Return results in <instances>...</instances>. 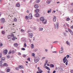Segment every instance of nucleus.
<instances>
[{
    "label": "nucleus",
    "mask_w": 73,
    "mask_h": 73,
    "mask_svg": "<svg viewBox=\"0 0 73 73\" xmlns=\"http://www.w3.org/2000/svg\"><path fill=\"white\" fill-rule=\"evenodd\" d=\"M59 27V25H58V23L56 22V25H54V28L55 29H58Z\"/></svg>",
    "instance_id": "1"
},
{
    "label": "nucleus",
    "mask_w": 73,
    "mask_h": 73,
    "mask_svg": "<svg viewBox=\"0 0 73 73\" xmlns=\"http://www.w3.org/2000/svg\"><path fill=\"white\" fill-rule=\"evenodd\" d=\"M1 22L2 24H4L5 23V19L2 18L1 19Z\"/></svg>",
    "instance_id": "2"
},
{
    "label": "nucleus",
    "mask_w": 73,
    "mask_h": 73,
    "mask_svg": "<svg viewBox=\"0 0 73 73\" xmlns=\"http://www.w3.org/2000/svg\"><path fill=\"white\" fill-rule=\"evenodd\" d=\"M40 58L38 57V58L34 59V61L35 62L37 63L39 60H40Z\"/></svg>",
    "instance_id": "3"
},
{
    "label": "nucleus",
    "mask_w": 73,
    "mask_h": 73,
    "mask_svg": "<svg viewBox=\"0 0 73 73\" xmlns=\"http://www.w3.org/2000/svg\"><path fill=\"white\" fill-rule=\"evenodd\" d=\"M32 17H33L32 16V14H29V18L30 19H32Z\"/></svg>",
    "instance_id": "4"
},
{
    "label": "nucleus",
    "mask_w": 73,
    "mask_h": 73,
    "mask_svg": "<svg viewBox=\"0 0 73 73\" xmlns=\"http://www.w3.org/2000/svg\"><path fill=\"white\" fill-rule=\"evenodd\" d=\"M3 53L5 54H7V50H4L3 51Z\"/></svg>",
    "instance_id": "5"
},
{
    "label": "nucleus",
    "mask_w": 73,
    "mask_h": 73,
    "mask_svg": "<svg viewBox=\"0 0 73 73\" xmlns=\"http://www.w3.org/2000/svg\"><path fill=\"white\" fill-rule=\"evenodd\" d=\"M29 37L30 38H32V37H33V34L32 33H30L29 34Z\"/></svg>",
    "instance_id": "6"
},
{
    "label": "nucleus",
    "mask_w": 73,
    "mask_h": 73,
    "mask_svg": "<svg viewBox=\"0 0 73 73\" xmlns=\"http://www.w3.org/2000/svg\"><path fill=\"white\" fill-rule=\"evenodd\" d=\"M38 72H37V73H41L42 72V70H41V69H39L38 70Z\"/></svg>",
    "instance_id": "7"
},
{
    "label": "nucleus",
    "mask_w": 73,
    "mask_h": 73,
    "mask_svg": "<svg viewBox=\"0 0 73 73\" xmlns=\"http://www.w3.org/2000/svg\"><path fill=\"white\" fill-rule=\"evenodd\" d=\"M50 2H51V1L50 0H47L46 1V3H47L48 4H50Z\"/></svg>",
    "instance_id": "8"
},
{
    "label": "nucleus",
    "mask_w": 73,
    "mask_h": 73,
    "mask_svg": "<svg viewBox=\"0 0 73 73\" xmlns=\"http://www.w3.org/2000/svg\"><path fill=\"white\" fill-rule=\"evenodd\" d=\"M39 16V13H37L35 14V17H38Z\"/></svg>",
    "instance_id": "9"
},
{
    "label": "nucleus",
    "mask_w": 73,
    "mask_h": 73,
    "mask_svg": "<svg viewBox=\"0 0 73 73\" xmlns=\"http://www.w3.org/2000/svg\"><path fill=\"white\" fill-rule=\"evenodd\" d=\"M7 38H8V39L11 40V39H12V36H11L9 35L7 36Z\"/></svg>",
    "instance_id": "10"
},
{
    "label": "nucleus",
    "mask_w": 73,
    "mask_h": 73,
    "mask_svg": "<svg viewBox=\"0 0 73 73\" xmlns=\"http://www.w3.org/2000/svg\"><path fill=\"white\" fill-rule=\"evenodd\" d=\"M53 20L54 22H55L56 21V16H54L53 18Z\"/></svg>",
    "instance_id": "11"
},
{
    "label": "nucleus",
    "mask_w": 73,
    "mask_h": 73,
    "mask_svg": "<svg viewBox=\"0 0 73 73\" xmlns=\"http://www.w3.org/2000/svg\"><path fill=\"white\" fill-rule=\"evenodd\" d=\"M43 23L44 24H45L46 23V20L45 19H44L42 21Z\"/></svg>",
    "instance_id": "12"
},
{
    "label": "nucleus",
    "mask_w": 73,
    "mask_h": 73,
    "mask_svg": "<svg viewBox=\"0 0 73 73\" xmlns=\"http://www.w3.org/2000/svg\"><path fill=\"white\" fill-rule=\"evenodd\" d=\"M35 8H38V5L37 4L35 5Z\"/></svg>",
    "instance_id": "13"
},
{
    "label": "nucleus",
    "mask_w": 73,
    "mask_h": 73,
    "mask_svg": "<svg viewBox=\"0 0 73 73\" xmlns=\"http://www.w3.org/2000/svg\"><path fill=\"white\" fill-rule=\"evenodd\" d=\"M50 68H53L54 66V65L52 64H51L50 65Z\"/></svg>",
    "instance_id": "14"
},
{
    "label": "nucleus",
    "mask_w": 73,
    "mask_h": 73,
    "mask_svg": "<svg viewBox=\"0 0 73 73\" xmlns=\"http://www.w3.org/2000/svg\"><path fill=\"white\" fill-rule=\"evenodd\" d=\"M64 50H60V51L59 53L61 54V53H64Z\"/></svg>",
    "instance_id": "15"
},
{
    "label": "nucleus",
    "mask_w": 73,
    "mask_h": 73,
    "mask_svg": "<svg viewBox=\"0 0 73 73\" xmlns=\"http://www.w3.org/2000/svg\"><path fill=\"white\" fill-rule=\"evenodd\" d=\"M16 6L18 7H20V5L19 3H17L16 4Z\"/></svg>",
    "instance_id": "16"
},
{
    "label": "nucleus",
    "mask_w": 73,
    "mask_h": 73,
    "mask_svg": "<svg viewBox=\"0 0 73 73\" xmlns=\"http://www.w3.org/2000/svg\"><path fill=\"white\" fill-rule=\"evenodd\" d=\"M66 42L67 44L68 45L70 46V42H69L68 41H66Z\"/></svg>",
    "instance_id": "17"
},
{
    "label": "nucleus",
    "mask_w": 73,
    "mask_h": 73,
    "mask_svg": "<svg viewBox=\"0 0 73 73\" xmlns=\"http://www.w3.org/2000/svg\"><path fill=\"white\" fill-rule=\"evenodd\" d=\"M44 19V18H43V17H41L40 19V21H43V20Z\"/></svg>",
    "instance_id": "18"
},
{
    "label": "nucleus",
    "mask_w": 73,
    "mask_h": 73,
    "mask_svg": "<svg viewBox=\"0 0 73 73\" xmlns=\"http://www.w3.org/2000/svg\"><path fill=\"white\" fill-rule=\"evenodd\" d=\"M34 47V45H33V44H31V48H33Z\"/></svg>",
    "instance_id": "19"
},
{
    "label": "nucleus",
    "mask_w": 73,
    "mask_h": 73,
    "mask_svg": "<svg viewBox=\"0 0 73 73\" xmlns=\"http://www.w3.org/2000/svg\"><path fill=\"white\" fill-rule=\"evenodd\" d=\"M38 12H39V9H37L35 10V12H36V13Z\"/></svg>",
    "instance_id": "20"
},
{
    "label": "nucleus",
    "mask_w": 73,
    "mask_h": 73,
    "mask_svg": "<svg viewBox=\"0 0 73 73\" xmlns=\"http://www.w3.org/2000/svg\"><path fill=\"white\" fill-rule=\"evenodd\" d=\"M18 68L19 69H21L22 68H23V69H24V67H21V66H19Z\"/></svg>",
    "instance_id": "21"
},
{
    "label": "nucleus",
    "mask_w": 73,
    "mask_h": 73,
    "mask_svg": "<svg viewBox=\"0 0 73 73\" xmlns=\"http://www.w3.org/2000/svg\"><path fill=\"white\" fill-rule=\"evenodd\" d=\"M39 29L40 31H42V30H43V28L42 27H40L39 28Z\"/></svg>",
    "instance_id": "22"
},
{
    "label": "nucleus",
    "mask_w": 73,
    "mask_h": 73,
    "mask_svg": "<svg viewBox=\"0 0 73 73\" xmlns=\"http://www.w3.org/2000/svg\"><path fill=\"white\" fill-rule=\"evenodd\" d=\"M14 21H15V22H17V19L15 17L14 19Z\"/></svg>",
    "instance_id": "23"
},
{
    "label": "nucleus",
    "mask_w": 73,
    "mask_h": 73,
    "mask_svg": "<svg viewBox=\"0 0 73 73\" xmlns=\"http://www.w3.org/2000/svg\"><path fill=\"white\" fill-rule=\"evenodd\" d=\"M52 11V9H50L49 10H48V13H50L51 12V11Z\"/></svg>",
    "instance_id": "24"
},
{
    "label": "nucleus",
    "mask_w": 73,
    "mask_h": 73,
    "mask_svg": "<svg viewBox=\"0 0 73 73\" xmlns=\"http://www.w3.org/2000/svg\"><path fill=\"white\" fill-rule=\"evenodd\" d=\"M1 61H4V60H5V58L4 57H3V58H1Z\"/></svg>",
    "instance_id": "25"
},
{
    "label": "nucleus",
    "mask_w": 73,
    "mask_h": 73,
    "mask_svg": "<svg viewBox=\"0 0 73 73\" xmlns=\"http://www.w3.org/2000/svg\"><path fill=\"white\" fill-rule=\"evenodd\" d=\"M3 62L2 61H0V66H1L2 65Z\"/></svg>",
    "instance_id": "26"
},
{
    "label": "nucleus",
    "mask_w": 73,
    "mask_h": 73,
    "mask_svg": "<svg viewBox=\"0 0 73 73\" xmlns=\"http://www.w3.org/2000/svg\"><path fill=\"white\" fill-rule=\"evenodd\" d=\"M16 39V37L14 36L13 37L12 39V40L13 41H15V40Z\"/></svg>",
    "instance_id": "27"
},
{
    "label": "nucleus",
    "mask_w": 73,
    "mask_h": 73,
    "mask_svg": "<svg viewBox=\"0 0 73 73\" xmlns=\"http://www.w3.org/2000/svg\"><path fill=\"white\" fill-rule=\"evenodd\" d=\"M59 69L61 71H63V68H60Z\"/></svg>",
    "instance_id": "28"
},
{
    "label": "nucleus",
    "mask_w": 73,
    "mask_h": 73,
    "mask_svg": "<svg viewBox=\"0 0 73 73\" xmlns=\"http://www.w3.org/2000/svg\"><path fill=\"white\" fill-rule=\"evenodd\" d=\"M40 0H37L36 1V3H40Z\"/></svg>",
    "instance_id": "29"
},
{
    "label": "nucleus",
    "mask_w": 73,
    "mask_h": 73,
    "mask_svg": "<svg viewBox=\"0 0 73 73\" xmlns=\"http://www.w3.org/2000/svg\"><path fill=\"white\" fill-rule=\"evenodd\" d=\"M38 50V49L36 48L34 50V52H37Z\"/></svg>",
    "instance_id": "30"
},
{
    "label": "nucleus",
    "mask_w": 73,
    "mask_h": 73,
    "mask_svg": "<svg viewBox=\"0 0 73 73\" xmlns=\"http://www.w3.org/2000/svg\"><path fill=\"white\" fill-rule=\"evenodd\" d=\"M24 47H25V48H26V47H27V44H26V43H25L24 44Z\"/></svg>",
    "instance_id": "31"
},
{
    "label": "nucleus",
    "mask_w": 73,
    "mask_h": 73,
    "mask_svg": "<svg viewBox=\"0 0 73 73\" xmlns=\"http://www.w3.org/2000/svg\"><path fill=\"white\" fill-rule=\"evenodd\" d=\"M15 46L16 47L17 46V44L15 43L14 44Z\"/></svg>",
    "instance_id": "32"
},
{
    "label": "nucleus",
    "mask_w": 73,
    "mask_h": 73,
    "mask_svg": "<svg viewBox=\"0 0 73 73\" xmlns=\"http://www.w3.org/2000/svg\"><path fill=\"white\" fill-rule=\"evenodd\" d=\"M66 57L65 56L64 57V58L63 59V61H64V60H66Z\"/></svg>",
    "instance_id": "33"
},
{
    "label": "nucleus",
    "mask_w": 73,
    "mask_h": 73,
    "mask_svg": "<svg viewBox=\"0 0 73 73\" xmlns=\"http://www.w3.org/2000/svg\"><path fill=\"white\" fill-rule=\"evenodd\" d=\"M7 72H10V69H8L7 70Z\"/></svg>",
    "instance_id": "34"
},
{
    "label": "nucleus",
    "mask_w": 73,
    "mask_h": 73,
    "mask_svg": "<svg viewBox=\"0 0 73 73\" xmlns=\"http://www.w3.org/2000/svg\"><path fill=\"white\" fill-rule=\"evenodd\" d=\"M61 49L62 50H64V47H61Z\"/></svg>",
    "instance_id": "35"
},
{
    "label": "nucleus",
    "mask_w": 73,
    "mask_h": 73,
    "mask_svg": "<svg viewBox=\"0 0 73 73\" xmlns=\"http://www.w3.org/2000/svg\"><path fill=\"white\" fill-rule=\"evenodd\" d=\"M63 62H64V63H65V62H66V61H67V59H66V60H63Z\"/></svg>",
    "instance_id": "36"
},
{
    "label": "nucleus",
    "mask_w": 73,
    "mask_h": 73,
    "mask_svg": "<svg viewBox=\"0 0 73 73\" xmlns=\"http://www.w3.org/2000/svg\"><path fill=\"white\" fill-rule=\"evenodd\" d=\"M7 65V64L5 63H4V64H3V66H6V65Z\"/></svg>",
    "instance_id": "37"
},
{
    "label": "nucleus",
    "mask_w": 73,
    "mask_h": 73,
    "mask_svg": "<svg viewBox=\"0 0 73 73\" xmlns=\"http://www.w3.org/2000/svg\"><path fill=\"white\" fill-rule=\"evenodd\" d=\"M21 32H24V30L23 29H21Z\"/></svg>",
    "instance_id": "38"
},
{
    "label": "nucleus",
    "mask_w": 73,
    "mask_h": 73,
    "mask_svg": "<svg viewBox=\"0 0 73 73\" xmlns=\"http://www.w3.org/2000/svg\"><path fill=\"white\" fill-rule=\"evenodd\" d=\"M15 69L17 70H19V68L17 67L15 68Z\"/></svg>",
    "instance_id": "39"
},
{
    "label": "nucleus",
    "mask_w": 73,
    "mask_h": 73,
    "mask_svg": "<svg viewBox=\"0 0 73 73\" xmlns=\"http://www.w3.org/2000/svg\"><path fill=\"white\" fill-rule=\"evenodd\" d=\"M2 33L3 35H4V34H5V31H2Z\"/></svg>",
    "instance_id": "40"
},
{
    "label": "nucleus",
    "mask_w": 73,
    "mask_h": 73,
    "mask_svg": "<svg viewBox=\"0 0 73 73\" xmlns=\"http://www.w3.org/2000/svg\"><path fill=\"white\" fill-rule=\"evenodd\" d=\"M48 60H46L45 61V64H47V63H48Z\"/></svg>",
    "instance_id": "41"
},
{
    "label": "nucleus",
    "mask_w": 73,
    "mask_h": 73,
    "mask_svg": "<svg viewBox=\"0 0 73 73\" xmlns=\"http://www.w3.org/2000/svg\"><path fill=\"white\" fill-rule=\"evenodd\" d=\"M2 53H0V58H1V57H2Z\"/></svg>",
    "instance_id": "42"
},
{
    "label": "nucleus",
    "mask_w": 73,
    "mask_h": 73,
    "mask_svg": "<svg viewBox=\"0 0 73 73\" xmlns=\"http://www.w3.org/2000/svg\"><path fill=\"white\" fill-rule=\"evenodd\" d=\"M70 19L69 18H67L66 19L67 21H69Z\"/></svg>",
    "instance_id": "43"
},
{
    "label": "nucleus",
    "mask_w": 73,
    "mask_h": 73,
    "mask_svg": "<svg viewBox=\"0 0 73 73\" xmlns=\"http://www.w3.org/2000/svg\"><path fill=\"white\" fill-rule=\"evenodd\" d=\"M68 31L69 32H72V31H71V30H70V29H69L68 28Z\"/></svg>",
    "instance_id": "44"
},
{
    "label": "nucleus",
    "mask_w": 73,
    "mask_h": 73,
    "mask_svg": "<svg viewBox=\"0 0 73 73\" xmlns=\"http://www.w3.org/2000/svg\"><path fill=\"white\" fill-rule=\"evenodd\" d=\"M22 50H25V48H21Z\"/></svg>",
    "instance_id": "45"
},
{
    "label": "nucleus",
    "mask_w": 73,
    "mask_h": 73,
    "mask_svg": "<svg viewBox=\"0 0 73 73\" xmlns=\"http://www.w3.org/2000/svg\"><path fill=\"white\" fill-rule=\"evenodd\" d=\"M23 42H26V41H27L26 40H25H25H23Z\"/></svg>",
    "instance_id": "46"
},
{
    "label": "nucleus",
    "mask_w": 73,
    "mask_h": 73,
    "mask_svg": "<svg viewBox=\"0 0 73 73\" xmlns=\"http://www.w3.org/2000/svg\"><path fill=\"white\" fill-rule=\"evenodd\" d=\"M58 41H55L53 42V43H58Z\"/></svg>",
    "instance_id": "47"
},
{
    "label": "nucleus",
    "mask_w": 73,
    "mask_h": 73,
    "mask_svg": "<svg viewBox=\"0 0 73 73\" xmlns=\"http://www.w3.org/2000/svg\"><path fill=\"white\" fill-rule=\"evenodd\" d=\"M28 17L27 16H26L25 19H26V20H27V19H28Z\"/></svg>",
    "instance_id": "48"
},
{
    "label": "nucleus",
    "mask_w": 73,
    "mask_h": 73,
    "mask_svg": "<svg viewBox=\"0 0 73 73\" xmlns=\"http://www.w3.org/2000/svg\"><path fill=\"white\" fill-rule=\"evenodd\" d=\"M44 68H46V69H48V68H49V67L47 66H46L45 67H44Z\"/></svg>",
    "instance_id": "49"
},
{
    "label": "nucleus",
    "mask_w": 73,
    "mask_h": 73,
    "mask_svg": "<svg viewBox=\"0 0 73 73\" xmlns=\"http://www.w3.org/2000/svg\"><path fill=\"white\" fill-rule=\"evenodd\" d=\"M32 56H35V53H33L32 54Z\"/></svg>",
    "instance_id": "50"
},
{
    "label": "nucleus",
    "mask_w": 73,
    "mask_h": 73,
    "mask_svg": "<svg viewBox=\"0 0 73 73\" xmlns=\"http://www.w3.org/2000/svg\"><path fill=\"white\" fill-rule=\"evenodd\" d=\"M70 72H71V73H73V70H71Z\"/></svg>",
    "instance_id": "51"
},
{
    "label": "nucleus",
    "mask_w": 73,
    "mask_h": 73,
    "mask_svg": "<svg viewBox=\"0 0 73 73\" xmlns=\"http://www.w3.org/2000/svg\"><path fill=\"white\" fill-rule=\"evenodd\" d=\"M11 37H14V35H13V34H12L11 35Z\"/></svg>",
    "instance_id": "52"
},
{
    "label": "nucleus",
    "mask_w": 73,
    "mask_h": 73,
    "mask_svg": "<svg viewBox=\"0 0 73 73\" xmlns=\"http://www.w3.org/2000/svg\"><path fill=\"white\" fill-rule=\"evenodd\" d=\"M52 53H57V51H53V52H52Z\"/></svg>",
    "instance_id": "53"
},
{
    "label": "nucleus",
    "mask_w": 73,
    "mask_h": 73,
    "mask_svg": "<svg viewBox=\"0 0 73 73\" xmlns=\"http://www.w3.org/2000/svg\"><path fill=\"white\" fill-rule=\"evenodd\" d=\"M27 60H28V61H31V60H30V58H28L27 59Z\"/></svg>",
    "instance_id": "54"
},
{
    "label": "nucleus",
    "mask_w": 73,
    "mask_h": 73,
    "mask_svg": "<svg viewBox=\"0 0 73 73\" xmlns=\"http://www.w3.org/2000/svg\"><path fill=\"white\" fill-rule=\"evenodd\" d=\"M66 57L68 58H69V55H67Z\"/></svg>",
    "instance_id": "55"
},
{
    "label": "nucleus",
    "mask_w": 73,
    "mask_h": 73,
    "mask_svg": "<svg viewBox=\"0 0 73 73\" xmlns=\"http://www.w3.org/2000/svg\"><path fill=\"white\" fill-rule=\"evenodd\" d=\"M15 53V51L13 50L12 51V53L13 54V53Z\"/></svg>",
    "instance_id": "56"
},
{
    "label": "nucleus",
    "mask_w": 73,
    "mask_h": 73,
    "mask_svg": "<svg viewBox=\"0 0 73 73\" xmlns=\"http://www.w3.org/2000/svg\"><path fill=\"white\" fill-rule=\"evenodd\" d=\"M45 57H43L42 58V60H44V59H45Z\"/></svg>",
    "instance_id": "57"
},
{
    "label": "nucleus",
    "mask_w": 73,
    "mask_h": 73,
    "mask_svg": "<svg viewBox=\"0 0 73 73\" xmlns=\"http://www.w3.org/2000/svg\"><path fill=\"white\" fill-rule=\"evenodd\" d=\"M23 57H24V58L26 57V55H23Z\"/></svg>",
    "instance_id": "58"
},
{
    "label": "nucleus",
    "mask_w": 73,
    "mask_h": 73,
    "mask_svg": "<svg viewBox=\"0 0 73 73\" xmlns=\"http://www.w3.org/2000/svg\"><path fill=\"white\" fill-rule=\"evenodd\" d=\"M70 28L71 29H73V25L71 26Z\"/></svg>",
    "instance_id": "59"
},
{
    "label": "nucleus",
    "mask_w": 73,
    "mask_h": 73,
    "mask_svg": "<svg viewBox=\"0 0 73 73\" xmlns=\"http://www.w3.org/2000/svg\"><path fill=\"white\" fill-rule=\"evenodd\" d=\"M71 33V35H73V32H72V31H71V32H70Z\"/></svg>",
    "instance_id": "60"
},
{
    "label": "nucleus",
    "mask_w": 73,
    "mask_h": 73,
    "mask_svg": "<svg viewBox=\"0 0 73 73\" xmlns=\"http://www.w3.org/2000/svg\"><path fill=\"white\" fill-rule=\"evenodd\" d=\"M48 50H47V49H46L45 50V52H48Z\"/></svg>",
    "instance_id": "61"
},
{
    "label": "nucleus",
    "mask_w": 73,
    "mask_h": 73,
    "mask_svg": "<svg viewBox=\"0 0 73 73\" xmlns=\"http://www.w3.org/2000/svg\"><path fill=\"white\" fill-rule=\"evenodd\" d=\"M66 65H68V61H67L66 63Z\"/></svg>",
    "instance_id": "62"
},
{
    "label": "nucleus",
    "mask_w": 73,
    "mask_h": 73,
    "mask_svg": "<svg viewBox=\"0 0 73 73\" xmlns=\"http://www.w3.org/2000/svg\"><path fill=\"white\" fill-rule=\"evenodd\" d=\"M0 45L1 46H3V44L2 43H0Z\"/></svg>",
    "instance_id": "63"
},
{
    "label": "nucleus",
    "mask_w": 73,
    "mask_h": 73,
    "mask_svg": "<svg viewBox=\"0 0 73 73\" xmlns=\"http://www.w3.org/2000/svg\"><path fill=\"white\" fill-rule=\"evenodd\" d=\"M56 73V70H54L53 72V73Z\"/></svg>",
    "instance_id": "64"
}]
</instances>
